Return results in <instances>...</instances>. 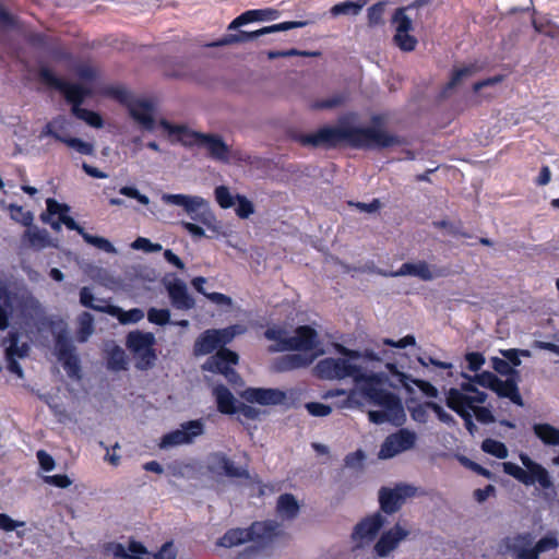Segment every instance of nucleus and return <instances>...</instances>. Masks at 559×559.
<instances>
[{"instance_id": "f257e3e1", "label": "nucleus", "mask_w": 559, "mask_h": 559, "mask_svg": "<svg viewBox=\"0 0 559 559\" xmlns=\"http://www.w3.org/2000/svg\"><path fill=\"white\" fill-rule=\"evenodd\" d=\"M38 76L43 83L58 90L64 95L66 100L72 104L71 111L76 118L85 121L91 127H103V119L98 114L81 107L84 99L91 95V90L83 87L80 84L68 83L57 78L47 67H41L39 69Z\"/></svg>"}, {"instance_id": "f03ea898", "label": "nucleus", "mask_w": 559, "mask_h": 559, "mask_svg": "<svg viewBox=\"0 0 559 559\" xmlns=\"http://www.w3.org/2000/svg\"><path fill=\"white\" fill-rule=\"evenodd\" d=\"M381 378H383L382 373ZM381 382L382 379L380 381H370L360 386L361 394L368 402L382 408L380 411H370L368 413L369 420L377 425L384 423L401 425L405 418L402 402L394 393L378 388V384Z\"/></svg>"}, {"instance_id": "7ed1b4c3", "label": "nucleus", "mask_w": 559, "mask_h": 559, "mask_svg": "<svg viewBox=\"0 0 559 559\" xmlns=\"http://www.w3.org/2000/svg\"><path fill=\"white\" fill-rule=\"evenodd\" d=\"M314 372L323 380H343L352 378L357 384H367L370 381H380L381 373L364 372L362 368L345 356L328 357L317 362Z\"/></svg>"}, {"instance_id": "20e7f679", "label": "nucleus", "mask_w": 559, "mask_h": 559, "mask_svg": "<svg viewBox=\"0 0 559 559\" xmlns=\"http://www.w3.org/2000/svg\"><path fill=\"white\" fill-rule=\"evenodd\" d=\"M264 336L276 342L269 348L273 353L286 350L309 352L319 345L318 333L309 325L298 326L293 336H288L283 328L272 326L264 332Z\"/></svg>"}, {"instance_id": "39448f33", "label": "nucleus", "mask_w": 559, "mask_h": 559, "mask_svg": "<svg viewBox=\"0 0 559 559\" xmlns=\"http://www.w3.org/2000/svg\"><path fill=\"white\" fill-rule=\"evenodd\" d=\"M162 201L168 205L182 207L192 221L204 225L206 228L214 231L218 229L217 219L211 210L210 202L204 198L181 193H164Z\"/></svg>"}, {"instance_id": "423d86ee", "label": "nucleus", "mask_w": 559, "mask_h": 559, "mask_svg": "<svg viewBox=\"0 0 559 559\" xmlns=\"http://www.w3.org/2000/svg\"><path fill=\"white\" fill-rule=\"evenodd\" d=\"M396 134L382 127H360L352 124L350 146L357 150H383L401 145Z\"/></svg>"}, {"instance_id": "0eeeda50", "label": "nucleus", "mask_w": 559, "mask_h": 559, "mask_svg": "<svg viewBox=\"0 0 559 559\" xmlns=\"http://www.w3.org/2000/svg\"><path fill=\"white\" fill-rule=\"evenodd\" d=\"M520 460L525 469L515 463L504 462L502 464L503 472L515 478L518 481L524 484L525 486H533L538 484L543 489H549L552 487V480L545 467L533 461L525 453L520 454Z\"/></svg>"}, {"instance_id": "6e6552de", "label": "nucleus", "mask_w": 559, "mask_h": 559, "mask_svg": "<svg viewBox=\"0 0 559 559\" xmlns=\"http://www.w3.org/2000/svg\"><path fill=\"white\" fill-rule=\"evenodd\" d=\"M127 347L136 357L135 367L139 370L152 368L157 358L153 348L155 336L151 332L133 331L127 336Z\"/></svg>"}, {"instance_id": "1a4fd4ad", "label": "nucleus", "mask_w": 559, "mask_h": 559, "mask_svg": "<svg viewBox=\"0 0 559 559\" xmlns=\"http://www.w3.org/2000/svg\"><path fill=\"white\" fill-rule=\"evenodd\" d=\"M350 138L352 124L347 117H343L336 127H323L316 133L305 135L302 143L312 146H336L341 142H346L350 146Z\"/></svg>"}, {"instance_id": "9d476101", "label": "nucleus", "mask_w": 559, "mask_h": 559, "mask_svg": "<svg viewBox=\"0 0 559 559\" xmlns=\"http://www.w3.org/2000/svg\"><path fill=\"white\" fill-rule=\"evenodd\" d=\"M308 25L307 21H289V22H283L278 24H274L271 26L262 27L254 32H246V31H239L236 34H228L222 37L221 39L213 41L209 44V47H222V46H228L233 44L238 43H247L253 39H257L263 35L272 34L276 32H285L293 28H299L305 27Z\"/></svg>"}, {"instance_id": "9b49d317", "label": "nucleus", "mask_w": 559, "mask_h": 559, "mask_svg": "<svg viewBox=\"0 0 559 559\" xmlns=\"http://www.w3.org/2000/svg\"><path fill=\"white\" fill-rule=\"evenodd\" d=\"M487 400V393L479 391L469 380L460 384L459 388H451L445 391V404L451 409L456 406L473 407L483 404Z\"/></svg>"}, {"instance_id": "f8f14e48", "label": "nucleus", "mask_w": 559, "mask_h": 559, "mask_svg": "<svg viewBox=\"0 0 559 559\" xmlns=\"http://www.w3.org/2000/svg\"><path fill=\"white\" fill-rule=\"evenodd\" d=\"M499 554L511 559H537L533 551V535L530 533L504 537L498 547Z\"/></svg>"}, {"instance_id": "ddd939ff", "label": "nucleus", "mask_w": 559, "mask_h": 559, "mask_svg": "<svg viewBox=\"0 0 559 559\" xmlns=\"http://www.w3.org/2000/svg\"><path fill=\"white\" fill-rule=\"evenodd\" d=\"M411 532L401 522L395 523L391 528L385 530L380 535L372 548L374 558H389L395 551L402 542L408 538Z\"/></svg>"}, {"instance_id": "4468645a", "label": "nucleus", "mask_w": 559, "mask_h": 559, "mask_svg": "<svg viewBox=\"0 0 559 559\" xmlns=\"http://www.w3.org/2000/svg\"><path fill=\"white\" fill-rule=\"evenodd\" d=\"M203 433L204 423L202 419L189 420L182 423L180 428L166 433L159 442V448L169 449L182 444H190Z\"/></svg>"}, {"instance_id": "2eb2a0df", "label": "nucleus", "mask_w": 559, "mask_h": 559, "mask_svg": "<svg viewBox=\"0 0 559 559\" xmlns=\"http://www.w3.org/2000/svg\"><path fill=\"white\" fill-rule=\"evenodd\" d=\"M416 487L408 484H399L394 488L382 487L379 490L380 509L385 514L397 512L406 498L415 496Z\"/></svg>"}, {"instance_id": "dca6fc26", "label": "nucleus", "mask_w": 559, "mask_h": 559, "mask_svg": "<svg viewBox=\"0 0 559 559\" xmlns=\"http://www.w3.org/2000/svg\"><path fill=\"white\" fill-rule=\"evenodd\" d=\"M417 436L414 431L408 429H400L395 433L389 435L381 444L378 453L379 459H392L400 453L408 451L414 448Z\"/></svg>"}, {"instance_id": "f3484780", "label": "nucleus", "mask_w": 559, "mask_h": 559, "mask_svg": "<svg viewBox=\"0 0 559 559\" xmlns=\"http://www.w3.org/2000/svg\"><path fill=\"white\" fill-rule=\"evenodd\" d=\"M384 524L385 516L381 512L366 516L355 525L352 533L353 542L357 547L369 545L376 539Z\"/></svg>"}, {"instance_id": "a211bd4d", "label": "nucleus", "mask_w": 559, "mask_h": 559, "mask_svg": "<svg viewBox=\"0 0 559 559\" xmlns=\"http://www.w3.org/2000/svg\"><path fill=\"white\" fill-rule=\"evenodd\" d=\"M406 8H399L392 16V24L395 26L393 40L403 51H413L416 48L417 39L409 34L413 31V21L406 14Z\"/></svg>"}, {"instance_id": "6ab92c4d", "label": "nucleus", "mask_w": 559, "mask_h": 559, "mask_svg": "<svg viewBox=\"0 0 559 559\" xmlns=\"http://www.w3.org/2000/svg\"><path fill=\"white\" fill-rule=\"evenodd\" d=\"M207 468L212 474L218 476H226L230 478H247L249 476L246 468L236 466L235 462L222 452L209 455Z\"/></svg>"}, {"instance_id": "aec40b11", "label": "nucleus", "mask_w": 559, "mask_h": 559, "mask_svg": "<svg viewBox=\"0 0 559 559\" xmlns=\"http://www.w3.org/2000/svg\"><path fill=\"white\" fill-rule=\"evenodd\" d=\"M248 528L251 542H257L262 547L271 545L284 533L282 525L273 520L254 522Z\"/></svg>"}, {"instance_id": "412c9836", "label": "nucleus", "mask_w": 559, "mask_h": 559, "mask_svg": "<svg viewBox=\"0 0 559 559\" xmlns=\"http://www.w3.org/2000/svg\"><path fill=\"white\" fill-rule=\"evenodd\" d=\"M159 126L167 133L173 143L179 142L186 147H192L194 145L200 146L202 136L204 135V133L193 131L186 126L171 124L165 119L159 121Z\"/></svg>"}, {"instance_id": "4be33fe9", "label": "nucleus", "mask_w": 559, "mask_h": 559, "mask_svg": "<svg viewBox=\"0 0 559 559\" xmlns=\"http://www.w3.org/2000/svg\"><path fill=\"white\" fill-rule=\"evenodd\" d=\"M129 112L135 122L145 131H154L156 122L154 119L155 107L151 100L135 99L129 104Z\"/></svg>"}, {"instance_id": "5701e85b", "label": "nucleus", "mask_w": 559, "mask_h": 559, "mask_svg": "<svg viewBox=\"0 0 559 559\" xmlns=\"http://www.w3.org/2000/svg\"><path fill=\"white\" fill-rule=\"evenodd\" d=\"M241 396L249 403L261 405H280L286 399L285 392L278 389L264 388H249L241 393Z\"/></svg>"}, {"instance_id": "b1692460", "label": "nucleus", "mask_w": 559, "mask_h": 559, "mask_svg": "<svg viewBox=\"0 0 559 559\" xmlns=\"http://www.w3.org/2000/svg\"><path fill=\"white\" fill-rule=\"evenodd\" d=\"M386 368L390 370L391 374L396 379L399 384L406 389L407 392L413 393L414 390L412 384H415L426 396L428 397H438V390L431 383L412 378L409 374L401 372L397 370L394 364L388 362Z\"/></svg>"}, {"instance_id": "393cba45", "label": "nucleus", "mask_w": 559, "mask_h": 559, "mask_svg": "<svg viewBox=\"0 0 559 559\" xmlns=\"http://www.w3.org/2000/svg\"><path fill=\"white\" fill-rule=\"evenodd\" d=\"M200 146L207 151V154L212 159L222 163L229 162L230 148L222 136L217 134L204 133Z\"/></svg>"}, {"instance_id": "a878e982", "label": "nucleus", "mask_w": 559, "mask_h": 559, "mask_svg": "<svg viewBox=\"0 0 559 559\" xmlns=\"http://www.w3.org/2000/svg\"><path fill=\"white\" fill-rule=\"evenodd\" d=\"M237 361L238 355L236 353L227 348H221L215 355L207 358L203 369L224 376L231 368V365H236Z\"/></svg>"}, {"instance_id": "bb28decb", "label": "nucleus", "mask_w": 559, "mask_h": 559, "mask_svg": "<svg viewBox=\"0 0 559 559\" xmlns=\"http://www.w3.org/2000/svg\"><path fill=\"white\" fill-rule=\"evenodd\" d=\"M280 15L281 12L272 8L248 10L241 13L235 20H233L231 23L228 25V29H237L242 25L257 21H274L277 20Z\"/></svg>"}, {"instance_id": "cd10ccee", "label": "nucleus", "mask_w": 559, "mask_h": 559, "mask_svg": "<svg viewBox=\"0 0 559 559\" xmlns=\"http://www.w3.org/2000/svg\"><path fill=\"white\" fill-rule=\"evenodd\" d=\"M393 276H415L421 281H431L437 276L441 275V272L432 270L430 265L425 261H418L416 263L406 262L401 265L397 271L392 273Z\"/></svg>"}, {"instance_id": "c85d7f7f", "label": "nucleus", "mask_w": 559, "mask_h": 559, "mask_svg": "<svg viewBox=\"0 0 559 559\" xmlns=\"http://www.w3.org/2000/svg\"><path fill=\"white\" fill-rule=\"evenodd\" d=\"M167 290L171 305L176 309L190 310L194 307V299L188 293L187 285L182 281L176 280L174 283L168 285Z\"/></svg>"}, {"instance_id": "c756f323", "label": "nucleus", "mask_w": 559, "mask_h": 559, "mask_svg": "<svg viewBox=\"0 0 559 559\" xmlns=\"http://www.w3.org/2000/svg\"><path fill=\"white\" fill-rule=\"evenodd\" d=\"M519 380L520 378L516 377H510L506 380L497 378L492 391L497 393L498 396L509 399L518 406H523L524 402L518 386Z\"/></svg>"}, {"instance_id": "7c9ffc66", "label": "nucleus", "mask_w": 559, "mask_h": 559, "mask_svg": "<svg viewBox=\"0 0 559 559\" xmlns=\"http://www.w3.org/2000/svg\"><path fill=\"white\" fill-rule=\"evenodd\" d=\"M22 238L23 241H27L28 246L35 250L58 247L46 229L34 226L33 224L24 231Z\"/></svg>"}, {"instance_id": "2f4dec72", "label": "nucleus", "mask_w": 559, "mask_h": 559, "mask_svg": "<svg viewBox=\"0 0 559 559\" xmlns=\"http://www.w3.org/2000/svg\"><path fill=\"white\" fill-rule=\"evenodd\" d=\"M314 360L313 355H308L304 353L288 354L280 357L275 362V369L277 371H288L295 370L299 368H305L311 365Z\"/></svg>"}, {"instance_id": "473e14b6", "label": "nucleus", "mask_w": 559, "mask_h": 559, "mask_svg": "<svg viewBox=\"0 0 559 559\" xmlns=\"http://www.w3.org/2000/svg\"><path fill=\"white\" fill-rule=\"evenodd\" d=\"M277 514L283 520H294L299 514V504L292 493L281 495L276 503Z\"/></svg>"}, {"instance_id": "72a5a7b5", "label": "nucleus", "mask_w": 559, "mask_h": 559, "mask_svg": "<svg viewBox=\"0 0 559 559\" xmlns=\"http://www.w3.org/2000/svg\"><path fill=\"white\" fill-rule=\"evenodd\" d=\"M216 334L217 333L215 332V329L206 330L203 332L194 343V354L197 356L207 355L216 348L221 347Z\"/></svg>"}, {"instance_id": "f704fd0d", "label": "nucleus", "mask_w": 559, "mask_h": 559, "mask_svg": "<svg viewBox=\"0 0 559 559\" xmlns=\"http://www.w3.org/2000/svg\"><path fill=\"white\" fill-rule=\"evenodd\" d=\"M106 352L108 354L107 367L109 370H112V371L127 370V368H128L127 355L120 346H118L114 343L106 344Z\"/></svg>"}, {"instance_id": "c9c22d12", "label": "nucleus", "mask_w": 559, "mask_h": 559, "mask_svg": "<svg viewBox=\"0 0 559 559\" xmlns=\"http://www.w3.org/2000/svg\"><path fill=\"white\" fill-rule=\"evenodd\" d=\"M248 542H251L249 528H231L218 539L217 545L231 548Z\"/></svg>"}, {"instance_id": "e433bc0d", "label": "nucleus", "mask_w": 559, "mask_h": 559, "mask_svg": "<svg viewBox=\"0 0 559 559\" xmlns=\"http://www.w3.org/2000/svg\"><path fill=\"white\" fill-rule=\"evenodd\" d=\"M216 399L217 408L223 414H234L237 412L235 403L236 399L231 392L224 385H217L213 390Z\"/></svg>"}, {"instance_id": "4c0bfd02", "label": "nucleus", "mask_w": 559, "mask_h": 559, "mask_svg": "<svg viewBox=\"0 0 559 559\" xmlns=\"http://www.w3.org/2000/svg\"><path fill=\"white\" fill-rule=\"evenodd\" d=\"M105 313L116 317L122 324L136 323L144 318V312L139 308L124 311L120 307L114 305H110L105 309Z\"/></svg>"}, {"instance_id": "58836bf2", "label": "nucleus", "mask_w": 559, "mask_h": 559, "mask_svg": "<svg viewBox=\"0 0 559 559\" xmlns=\"http://www.w3.org/2000/svg\"><path fill=\"white\" fill-rule=\"evenodd\" d=\"M335 349L340 355L345 356L353 360L364 358L366 360H371V361H381L383 359V357L386 355L385 350L382 352V356H381L380 354H378L371 349H365L364 352H359V350H355V349H349L341 344H335Z\"/></svg>"}, {"instance_id": "ea45409f", "label": "nucleus", "mask_w": 559, "mask_h": 559, "mask_svg": "<svg viewBox=\"0 0 559 559\" xmlns=\"http://www.w3.org/2000/svg\"><path fill=\"white\" fill-rule=\"evenodd\" d=\"M9 346L5 349L7 357L24 358L28 355L29 345L26 342H20L19 332H10L8 335Z\"/></svg>"}, {"instance_id": "a19ab883", "label": "nucleus", "mask_w": 559, "mask_h": 559, "mask_svg": "<svg viewBox=\"0 0 559 559\" xmlns=\"http://www.w3.org/2000/svg\"><path fill=\"white\" fill-rule=\"evenodd\" d=\"M534 433L547 445H559V429L549 424H535Z\"/></svg>"}, {"instance_id": "79ce46f5", "label": "nucleus", "mask_w": 559, "mask_h": 559, "mask_svg": "<svg viewBox=\"0 0 559 559\" xmlns=\"http://www.w3.org/2000/svg\"><path fill=\"white\" fill-rule=\"evenodd\" d=\"M367 4V0L344 1L333 5L330 10L333 16L338 15H357Z\"/></svg>"}, {"instance_id": "37998d69", "label": "nucleus", "mask_w": 559, "mask_h": 559, "mask_svg": "<svg viewBox=\"0 0 559 559\" xmlns=\"http://www.w3.org/2000/svg\"><path fill=\"white\" fill-rule=\"evenodd\" d=\"M55 348L58 355V359L62 357H70L75 354V347L69 337L67 331H60L55 337Z\"/></svg>"}, {"instance_id": "c03bdc74", "label": "nucleus", "mask_w": 559, "mask_h": 559, "mask_svg": "<svg viewBox=\"0 0 559 559\" xmlns=\"http://www.w3.org/2000/svg\"><path fill=\"white\" fill-rule=\"evenodd\" d=\"M78 323L76 340L80 343H85L94 333V318L90 312H83L80 314Z\"/></svg>"}, {"instance_id": "a18cd8bd", "label": "nucleus", "mask_w": 559, "mask_h": 559, "mask_svg": "<svg viewBox=\"0 0 559 559\" xmlns=\"http://www.w3.org/2000/svg\"><path fill=\"white\" fill-rule=\"evenodd\" d=\"M477 69L478 68L476 64H468L455 70L444 90V93H447L451 88L459 86L464 80L474 75L477 72Z\"/></svg>"}, {"instance_id": "49530a36", "label": "nucleus", "mask_w": 559, "mask_h": 559, "mask_svg": "<svg viewBox=\"0 0 559 559\" xmlns=\"http://www.w3.org/2000/svg\"><path fill=\"white\" fill-rule=\"evenodd\" d=\"M481 450L488 454H491L498 459H507L509 455L508 449L504 443L493 440L485 439L481 443Z\"/></svg>"}, {"instance_id": "de8ad7c7", "label": "nucleus", "mask_w": 559, "mask_h": 559, "mask_svg": "<svg viewBox=\"0 0 559 559\" xmlns=\"http://www.w3.org/2000/svg\"><path fill=\"white\" fill-rule=\"evenodd\" d=\"M217 338L221 347L230 343L236 335L242 334L246 332V329L240 324L230 325L224 329L216 330Z\"/></svg>"}, {"instance_id": "09e8293b", "label": "nucleus", "mask_w": 559, "mask_h": 559, "mask_svg": "<svg viewBox=\"0 0 559 559\" xmlns=\"http://www.w3.org/2000/svg\"><path fill=\"white\" fill-rule=\"evenodd\" d=\"M462 377L466 380H469L473 383H477L480 386L488 388L490 390L493 389L495 382H497V376L490 371H483L481 373L469 376L465 372H462Z\"/></svg>"}, {"instance_id": "8fccbe9b", "label": "nucleus", "mask_w": 559, "mask_h": 559, "mask_svg": "<svg viewBox=\"0 0 559 559\" xmlns=\"http://www.w3.org/2000/svg\"><path fill=\"white\" fill-rule=\"evenodd\" d=\"M9 210L11 213V218L22 224L25 227H31L34 222V214L29 211H23V207L16 204H10Z\"/></svg>"}, {"instance_id": "3c124183", "label": "nucleus", "mask_w": 559, "mask_h": 559, "mask_svg": "<svg viewBox=\"0 0 559 559\" xmlns=\"http://www.w3.org/2000/svg\"><path fill=\"white\" fill-rule=\"evenodd\" d=\"M215 200L222 209H230L235 205L236 197H234L226 186H218L214 190Z\"/></svg>"}, {"instance_id": "603ef678", "label": "nucleus", "mask_w": 559, "mask_h": 559, "mask_svg": "<svg viewBox=\"0 0 559 559\" xmlns=\"http://www.w3.org/2000/svg\"><path fill=\"white\" fill-rule=\"evenodd\" d=\"M491 367L496 372L507 378H520V372L515 368H513L507 360H504V358L492 357Z\"/></svg>"}, {"instance_id": "864d4df0", "label": "nucleus", "mask_w": 559, "mask_h": 559, "mask_svg": "<svg viewBox=\"0 0 559 559\" xmlns=\"http://www.w3.org/2000/svg\"><path fill=\"white\" fill-rule=\"evenodd\" d=\"M84 241L88 245L96 247L99 250H103L107 253H116L117 250L114 245L106 238L99 236H93L88 233H85L82 237Z\"/></svg>"}, {"instance_id": "5fc2aeb1", "label": "nucleus", "mask_w": 559, "mask_h": 559, "mask_svg": "<svg viewBox=\"0 0 559 559\" xmlns=\"http://www.w3.org/2000/svg\"><path fill=\"white\" fill-rule=\"evenodd\" d=\"M559 543L554 534L542 537L537 543L533 542V551H536L537 559L542 552L556 549Z\"/></svg>"}, {"instance_id": "6e6d98bb", "label": "nucleus", "mask_w": 559, "mask_h": 559, "mask_svg": "<svg viewBox=\"0 0 559 559\" xmlns=\"http://www.w3.org/2000/svg\"><path fill=\"white\" fill-rule=\"evenodd\" d=\"M62 143L67 144L69 147L75 150L76 152H79L83 155H93L94 154L93 144H91L88 142H84L81 139L69 138V136L64 135Z\"/></svg>"}, {"instance_id": "4d7b16f0", "label": "nucleus", "mask_w": 559, "mask_h": 559, "mask_svg": "<svg viewBox=\"0 0 559 559\" xmlns=\"http://www.w3.org/2000/svg\"><path fill=\"white\" fill-rule=\"evenodd\" d=\"M96 298L94 297L92 289L90 287H83L80 290V302L82 306L105 313V309H107L110 305L106 306H96Z\"/></svg>"}, {"instance_id": "13d9d810", "label": "nucleus", "mask_w": 559, "mask_h": 559, "mask_svg": "<svg viewBox=\"0 0 559 559\" xmlns=\"http://www.w3.org/2000/svg\"><path fill=\"white\" fill-rule=\"evenodd\" d=\"M147 320L157 325H165L170 323V311L168 309L150 308Z\"/></svg>"}, {"instance_id": "bf43d9fd", "label": "nucleus", "mask_w": 559, "mask_h": 559, "mask_svg": "<svg viewBox=\"0 0 559 559\" xmlns=\"http://www.w3.org/2000/svg\"><path fill=\"white\" fill-rule=\"evenodd\" d=\"M385 4V2H377L368 9V23L370 26H376L383 23L382 16L384 13Z\"/></svg>"}, {"instance_id": "052dcab7", "label": "nucleus", "mask_w": 559, "mask_h": 559, "mask_svg": "<svg viewBox=\"0 0 559 559\" xmlns=\"http://www.w3.org/2000/svg\"><path fill=\"white\" fill-rule=\"evenodd\" d=\"M131 248L134 250H143L145 252H159L163 247L160 243H154L144 237H138L132 243Z\"/></svg>"}, {"instance_id": "680f3d73", "label": "nucleus", "mask_w": 559, "mask_h": 559, "mask_svg": "<svg viewBox=\"0 0 559 559\" xmlns=\"http://www.w3.org/2000/svg\"><path fill=\"white\" fill-rule=\"evenodd\" d=\"M236 201H237L236 214L240 218H247L253 213V211H254L253 205L245 195L237 194Z\"/></svg>"}, {"instance_id": "e2e57ef3", "label": "nucleus", "mask_w": 559, "mask_h": 559, "mask_svg": "<svg viewBox=\"0 0 559 559\" xmlns=\"http://www.w3.org/2000/svg\"><path fill=\"white\" fill-rule=\"evenodd\" d=\"M343 102L344 97L337 94L325 99L316 100L311 107L316 110L332 109L340 106Z\"/></svg>"}, {"instance_id": "0e129e2a", "label": "nucleus", "mask_w": 559, "mask_h": 559, "mask_svg": "<svg viewBox=\"0 0 559 559\" xmlns=\"http://www.w3.org/2000/svg\"><path fill=\"white\" fill-rule=\"evenodd\" d=\"M427 405L433 413L437 415L438 419L442 421L443 424H447L449 426H454L456 424L454 417L447 413L441 405H439L436 402H427Z\"/></svg>"}, {"instance_id": "69168bd1", "label": "nucleus", "mask_w": 559, "mask_h": 559, "mask_svg": "<svg viewBox=\"0 0 559 559\" xmlns=\"http://www.w3.org/2000/svg\"><path fill=\"white\" fill-rule=\"evenodd\" d=\"M463 420L465 428L468 430L471 435H474L477 430L476 425L473 421V416L471 413V408L464 406H456V409H452Z\"/></svg>"}, {"instance_id": "338daca9", "label": "nucleus", "mask_w": 559, "mask_h": 559, "mask_svg": "<svg viewBox=\"0 0 559 559\" xmlns=\"http://www.w3.org/2000/svg\"><path fill=\"white\" fill-rule=\"evenodd\" d=\"M128 551L129 559H147V556H151L143 544L136 540L129 542Z\"/></svg>"}, {"instance_id": "774afa93", "label": "nucleus", "mask_w": 559, "mask_h": 559, "mask_svg": "<svg viewBox=\"0 0 559 559\" xmlns=\"http://www.w3.org/2000/svg\"><path fill=\"white\" fill-rule=\"evenodd\" d=\"M308 413L316 417H324L331 414V406L318 402H310L305 405Z\"/></svg>"}]
</instances>
